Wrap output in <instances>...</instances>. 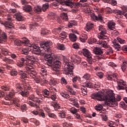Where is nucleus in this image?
<instances>
[{
  "mask_svg": "<svg viewBox=\"0 0 127 127\" xmlns=\"http://www.w3.org/2000/svg\"><path fill=\"white\" fill-rule=\"evenodd\" d=\"M28 47L31 48V50H33V53H34V54H37L36 52H39L40 50V48H39V47L35 45L29 44Z\"/></svg>",
  "mask_w": 127,
  "mask_h": 127,
  "instance_id": "nucleus-11",
  "label": "nucleus"
},
{
  "mask_svg": "<svg viewBox=\"0 0 127 127\" xmlns=\"http://www.w3.org/2000/svg\"><path fill=\"white\" fill-rule=\"evenodd\" d=\"M14 17L16 18L18 21H22V20H23V16H21L20 14H15Z\"/></svg>",
  "mask_w": 127,
  "mask_h": 127,
  "instance_id": "nucleus-32",
  "label": "nucleus"
},
{
  "mask_svg": "<svg viewBox=\"0 0 127 127\" xmlns=\"http://www.w3.org/2000/svg\"><path fill=\"white\" fill-rule=\"evenodd\" d=\"M27 109V107H26V104H22L21 106V111H26V109Z\"/></svg>",
  "mask_w": 127,
  "mask_h": 127,
  "instance_id": "nucleus-60",
  "label": "nucleus"
},
{
  "mask_svg": "<svg viewBox=\"0 0 127 127\" xmlns=\"http://www.w3.org/2000/svg\"><path fill=\"white\" fill-rule=\"evenodd\" d=\"M61 30H62L61 28L54 29L53 30V33H54V34H58V33L61 32Z\"/></svg>",
  "mask_w": 127,
  "mask_h": 127,
  "instance_id": "nucleus-41",
  "label": "nucleus"
},
{
  "mask_svg": "<svg viewBox=\"0 0 127 127\" xmlns=\"http://www.w3.org/2000/svg\"><path fill=\"white\" fill-rule=\"evenodd\" d=\"M59 116L60 118H62L64 119L65 117H66V112L64 111H62L60 113H59Z\"/></svg>",
  "mask_w": 127,
  "mask_h": 127,
  "instance_id": "nucleus-40",
  "label": "nucleus"
},
{
  "mask_svg": "<svg viewBox=\"0 0 127 127\" xmlns=\"http://www.w3.org/2000/svg\"><path fill=\"white\" fill-rule=\"evenodd\" d=\"M64 4L66 6H69L70 7H73V2L71 0H66L64 1Z\"/></svg>",
  "mask_w": 127,
  "mask_h": 127,
  "instance_id": "nucleus-31",
  "label": "nucleus"
},
{
  "mask_svg": "<svg viewBox=\"0 0 127 127\" xmlns=\"http://www.w3.org/2000/svg\"><path fill=\"white\" fill-rule=\"evenodd\" d=\"M34 10L35 12H37V13L41 12L42 11V7H41L40 5H37L34 6Z\"/></svg>",
  "mask_w": 127,
  "mask_h": 127,
  "instance_id": "nucleus-27",
  "label": "nucleus"
},
{
  "mask_svg": "<svg viewBox=\"0 0 127 127\" xmlns=\"http://www.w3.org/2000/svg\"><path fill=\"white\" fill-rule=\"evenodd\" d=\"M106 78L109 81H113V78H116V79H118V73H113L112 74H108L106 75Z\"/></svg>",
  "mask_w": 127,
  "mask_h": 127,
  "instance_id": "nucleus-15",
  "label": "nucleus"
},
{
  "mask_svg": "<svg viewBox=\"0 0 127 127\" xmlns=\"http://www.w3.org/2000/svg\"><path fill=\"white\" fill-rule=\"evenodd\" d=\"M7 20L8 21L3 23V24H4V26L7 29H11V28H13V24L11 23V17H8Z\"/></svg>",
  "mask_w": 127,
  "mask_h": 127,
  "instance_id": "nucleus-9",
  "label": "nucleus"
},
{
  "mask_svg": "<svg viewBox=\"0 0 127 127\" xmlns=\"http://www.w3.org/2000/svg\"><path fill=\"white\" fill-rule=\"evenodd\" d=\"M44 94L46 95V96H49V91H48V90L47 89H44Z\"/></svg>",
  "mask_w": 127,
  "mask_h": 127,
  "instance_id": "nucleus-64",
  "label": "nucleus"
},
{
  "mask_svg": "<svg viewBox=\"0 0 127 127\" xmlns=\"http://www.w3.org/2000/svg\"><path fill=\"white\" fill-rule=\"evenodd\" d=\"M61 18L65 20V21H67L68 20V15H67V13H63L61 15Z\"/></svg>",
  "mask_w": 127,
  "mask_h": 127,
  "instance_id": "nucleus-37",
  "label": "nucleus"
},
{
  "mask_svg": "<svg viewBox=\"0 0 127 127\" xmlns=\"http://www.w3.org/2000/svg\"><path fill=\"white\" fill-rule=\"evenodd\" d=\"M45 60L47 61L48 66H51V63L55 60V57L51 55H49L47 56V58H46Z\"/></svg>",
  "mask_w": 127,
  "mask_h": 127,
  "instance_id": "nucleus-12",
  "label": "nucleus"
},
{
  "mask_svg": "<svg viewBox=\"0 0 127 127\" xmlns=\"http://www.w3.org/2000/svg\"><path fill=\"white\" fill-rule=\"evenodd\" d=\"M69 39L72 42H75L77 40V36L74 34H70L69 35Z\"/></svg>",
  "mask_w": 127,
  "mask_h": 127,
  "instance_id": "nucleus-30",
  "label": "nucleus"
},
{
  "mask_svg": "<svg viewBox=\"0 0 127 127\" xmlns=\"http://www.w3.org/2000/svg\"><path fill=\"white\" fill-rule=\"evenodd\" d=\"M48 115L49 118H52V119H56L57 118L56 115H55V114L54 113H51L50 112H49L48 113Z\"/></svg>",
  "mask_w": 127,
  "mask_h": 127,
  "instance_id": "nucleus-48",
  "label": "nucleus"
},
{
  "mask_svg": "<svg viewBox=\"0 0 127 127\" xmlns=\"http://www.w3.org/2000/svg\"><path fill=\"white\" fill-rule=\"evenodd\" d=\"M48 17L51 20H55V18H56V14L53 12H50L48 15Z\"/></svg>",
  "mask_w": 127,
  "mask_h": 127,
  "instance_id": "nucleus-26",
  "label": "nucleus"
},
{
  "mask_svg": "<svg viewBox=\"0 0 127 127\" xmlns=\"http://www.w3.org/2000/svg\"><path fill=\"white\" fill-rule=\"evenodd\" d=\"M22 85L20 83H17L16 84V91H15V93H18L19 91H22Z\"/></svg>",
  "mask_w": 127,
  "mask_h": 127,
  "instance_id": "nucleus-29",
  "label": "nucleus"
},
{
  "mask_svg": "<svg viewBox=\"0 0 127 127\" xmlns=\"http://www.w3.org/2000/svg\"><path fill=\"white\" fill-rule=\"evenodd\" d=\"M95 109L96 110V111H97V112H100V111H102V110H103V105L101 104H98L95 106Z\"/></svg>",
  "mask_w": 127,
  "mask_h": 127,
  "instance_id": "nucleus-39",
  "label": "nucleus"
},
{
  "mask_svg": "<svg viewBox=\"0 0 127 127\" xmlns=\"http://www.w3.org/2000/svg\"><path fill=\"white\" fill-rule=\"evenodd\" d=\"M39 99H40V98L37 97L33 94H32L28 98V100L29 101H33V102H36V103H38V104L40 103V100H39Z\"/></svg>",
  "mask_w": 127,
  "mask_h": 127,
  "instance_id": "nucleus-13",
  "label": "nucleus"
},
{
  "mask_svg": "<svg viewBox=\"0 0 127 127\" xmlns=\"http://www.w3.org/2000/svg\"><path fill=\"white\" fill-rule=\"evenodd\" d=\"M61 81L62 84H64V85H67V81L66 80V79H65V78L62 77L61 78Z\"/></svg>",
  "mask_w": 127,
  "mask_h": 127,
  "instance_id": "nucleus-54",
  "label": "nucleus"
},
{
  "mask_svg": "<svg viewBox=\"0 0 127 127\" xmlns=\"http://www.w3.org/2000/svg\"><path fill=\"white\" fill-rule=\"evenodd\" d=\"M83 79H85V80H90V78H91V75L89 73H85L83 76Z\"/></svg>",
  "mask_w": 127,
  "mask_h": 127,
  "instance_id": "nucleus-46",
  "label": "nucleus"
},
{
  "mask_svg": "<svg viewBox=\"0 0 127 127\" xmlns=\"http://www.w3.org/2000/svg\"><path fill=\"white\" fill-rule=\"evenodd\" d=\"M22 44H23V45H25V46H27L28 48L29 47H28V45H29V41L28 40V39L26 37H24L21 40Z\"/></svg>",
  "mask_w": 127,
  "mask_h": 127,
  "instance_id": "nucleus-19",
  "label": "nucleus"
},
{
  "mask_svg": "<svg viewBox=\"0 0 127 127\" xmlns=\"http://www.w3.org/2000/svg\"><path fill=\"white\" fill-rule=\"evenodd\" d=\"M53 107H54V108L55 109H57V110H58V109H59L60 108V106H59V104H57V103H55L53 105Z\"/></svg>",
  "mask_w": 127,
  "mask_h": 127,
  "instance_id": "nucleus-63",
  "label": "nucleus"
},
{
  "mask_svg": "<svg viewBox=\"0 0 127 127\" xmlns=\"http://www.w3.org/2000/svg\"><path fill=\"white\" fill-rule=\"evenodd\" d=\"M29 51H31V48H25L22 50V54H24L25 55H27L28 53H29Z\"/></svg>",
  "mask_w": 127,
  "mask_h": 127,
  "instance_id": "nucleus-33",
  "label": "nucleus"
},
{
  "mask_svg": "<svg viewBox=\"0 0 127 127\" xmlns=\"http://www.w3.org/2000/svg\"><path fill=\"white\" fill-rule=\"evenodd\" d=\"M106 52H107V55H109L110 53H113L114 51H113V49H112V48H108Z\"/></svg>",
  "mask_w": 127,
  "mask_h": 127,
  "instance_id": "nucleus-59",
  "label": "nucleus"
},
{
  "mask_svg": "<svg viewBox=\"0 0 127 127\" xmlns=\"http://www.w3.org/2000/svg\"><path fill=\"white\" fill-rule=\"evenodd\" d=\"M118 86H117L118 90H126L127 89V82L123 79H117Z\"/></svg>",
  "mask_w": 127,
  "mask_h": 127,
  "instance_id": "nucleus-6",
  "label": "nucleus"
},
{
  "mask_svg": "<svg viewBox=\"0 0 127 127\" xmlns=\"http://www.w3.org/2000/svg\"><path fill=\"white\" fill-rule=\"evenodd\" d=\"M14 44L17 46H20V45H21V44H22L21 40L16 39V40L14 41Z\"/></svg>",
  "mask_w": 127,
  "mask_h": 127,
  "instance_id": "nucleus-45",
  "label": "nucleus"
},
{
  "mask_svg": "<svg viewBox=\"0 0 127 127\" xmlns=\"http://www.w3.org/2000/svg\"><path fill=\"white\" fill-rule=\"evenodd\" d=\"M64 68L67 69L66 75H69L70 76H73V69L74 66L71 64V63L69 62V61L67 60H64Z\"/></svg>",
  "mask_w": 127,
  "mask_h": 127,
  "instance_id": "nucleus-3",
  "label": "nucleus"
},
{
  "mask_svg": "<svg viewBox=\"0 0 127 127\" xmlns=\"http://www.w3.org/2000/svg\"><path fill=\"white\" fill-rule=\"evenodd\" d=\"M114 45H115V48H116V49H117L118 50H119V49H121V45H120V44L115 42L114 43Z\"/></svg>",
  "mask_w": 127,
  "mask_h": 127,
  "instance_id": "nucleus-53",
  "label": "nucleus"
},
{
  "mask_svg": "<svg viewBox=\"0 0 127 127\" xmlns=\"http://www.w3.org/2000/svg\"><path fill=\"white\" fill-rule=\"evenodd\" d=\"M99 30L100 31V34L98 36L99 39H107V36L104 35L107 33V30H106V28H104L103 26L100 25L99 26Z\"/></svg>",
  "mask_w": 127,
  "mask_h": 127,
  "instance_id": "nucleus-8",
  "label": "nucleus"
},
{
  "mask_svg": "<svg viewBox=\"0 0 127 127\" xmlns=\"http://www.w3.org/2000/svg\"><path fill=\"white\" fill-rule=\"evenodd\" d=\"M117 13L116 17H118V18H121L122 17V15H125L127 19V13H125L124 11H117L115 12V13Z\"/></svg>",
  "mask_w": 127,
  "mask_h": 127,
  "instance_id": "nucleus-18",
  "label": "nucleus"
},
{
  "mask_svg": "<svg viewBox=\"0 0 127 127\" xmlns=\"http://www.w3.org/2000/svg\"><path fill=\"white\" fill-rule=\"evenodd\" d=\"M23 9L26 12H30V11H32V7L29 5H25L23 6Z\"/></svg>",
  "mask_w": 127,
  "mask_h": 127,
  "instance_id": "nucleus-22",
  "label": "nucleus"
},
{
  "mask_svg": "<svg viewBox=\"0 0 127 127\" xmlns=\"http://www.w3.org/2000/svg\"><path fill=\"white\" fill-rule=\"evenodd\" d=\"M20 94L22 96V97H28V95H29V91L26 89L21 90V92H20Z\"/></svg>",
  "mask_w": 127,
  "mask_h": 127,
  "instance_id": "nucleus-25",
  "label": "nucleus"
},
{
  "mask_svg": "<svg viewBox=\"0 0 127 127\" xmlns=\"http://www.w3.org/2000/svg\"><path fill=\"white\" fill-rule=\"evenodd\" d=\"M29 102L30 103H29L30 106H31L32 107H34V108H38V105L37 104L34 103L32 102L29 101Z\"/></svg>",
  "mask_w": 127,
  "mask_h": 127,
  "instance_id": "nucleus-52",
  "label": "nucleus"
},
{
  "mask_svg": "<svg viewBox=\"0 0 127 127\" xmlns=\"http://www.w3.org/2000/svg\"><path fill=\"white\" fill-rule=\"evenodd\" d=\"M7 39V36L6 34L4 32L0 33V43H2V42H5Z\"/></svg>",
  "mask_w": 127,
  "mask_h": 127,
  "instance_id": "nucleus-14",
  "label": "nucleus"
},
{
  "mask_svg": "<svg viewBox=\"0 0 127 127\" xmlns=\"http://www.w3.org/2000/svg\"><path fill=\"white\" fill-rule=\"evenodd\" d=\"M52 45V42L51 41L42 42L40 44L41 49L45 50L46 52H50V46Z\"/></svg>",
  "mask_w": 127,
  "mask_h": 127,
  "instance_id": "nucleus-4",
  "label": "nucleus"
},
{
  "mask_svg": "<svg viewBox=\"0 0 127 127\" xmlns=\"http://www.w3.org/2000/svg\"><path fill=\"white\" fill-rule=\"evenodd\" d=\"M27 73L31 78H33V79H34L36 83H37L38 84L40 83L41 80H40V78H38L36 77V72L34 71V69L33 70L28 71Z\"/></svg>",
  "mask_w": 127,
  "mask_h": 127,
  "instance_id": "nucleus-7",
  "label": "nucleus"
},
{
  "mask_svg": "<svg viewBox=\"0 0 127 127\" xmlns=\"http://www.w3.org/2000/svg\"><path fill=\"white\" fill-rule=\"evenodd\" d=\"M120 105L122 108H127V103H126L124 102H121L120 103Z\"/></svg>",
  "mask_w": 127,
  "mask_h": 127,
  "instance_id": "nucleus-62",
  "label": "nucleus"
},
{
  "mask_svg": "<svg viewBox=\"0 0 127 127\" xmlns=\"http://www.w3.org/2000/svg\"><path fill=\"white\" fill-rule=\"evenodd\" d=\"M97 44H98L99 46L101 48L104 47V48H107V47H108V43L105 41H99Z\"/></svg>",
  "mask_w": 127,
  "mask_h": 127,
  "instance_id": "nucleus-17",
  "label": "nucleus"
},
{
  "mask_svg": "<svg viewBox=\"0 0 127 127\" xmlns=\"http://www.w3.org/2000/svg\"><path fill=\"white\" fill-rule=\"evenodd\" d=\"M81 91L83 94L86 95L87 94V87H84L81 88Z\"/></svg>",
  "mask_w": 127,
  "mask_h": 127,
  "instance_id": "nucleus-61",
  "label": "nucleus"
},
{
  "mask_svg": "<svg viewBox=\"0 0 127 127\" xmlns=\"http://www.w3.org/2000/svg\"><path fill=\"white\" fill-rule=\"evenodd\" d=\"M14 95H15V91L12 90L7 94V97H5V100H9V98H13Z\"/></svg>",
  "mask_w": 127,
  "mask_h": 127,
  "instance_id": "nucleus-21",
  "label": "nucleus"
},
{
  "mask_svg": "<svg viewBox=\"0 0 127 127\" xmlns=\"http://www.w3.org/2000/svg\"><path fill=\"white\" fill-rule=\"evenodd\" d=\"M1 52L3 55L6 56V55H9V51L7 49L4 48H0Z\"/></svg>",
  "mask_w": 127,
  "mask_h": 127,
  "instance_id": "nucleus-34",
  "label": "nucleus"
},
{
  "mask_svg": "<svg viewBox=\"0 0 127 127\" xmlns=\"http://www.w3.org/2000/svg\"><path fill=\"white\" fill-rule=\"evenodd\" d=\"M48 31L47 30H45L44 29H42V31L41 32V34H43V35H46V34H48Z\"/></svg>",
  "mask_w": 127,
  "mask_h": 127,
  "instance_id": "nucleus-55",
  "label": "nucleus"
},
{
  "mask_svg": "<svg viewBox=\"0 0 127 127\" xmlns=\"http://www.w3.org/2000/svg\"><path fill=\"white\" fill-rule=\"evenodd\" d=\"M11 104H14L16 107L19 108L20 107V103H19V100L15 99L11 100L10 102Z\"/></svg>",
  "mask_w": 127,
  "mask_h": 127,
  "instance_id": "nucleus-23",
  "label": "nucleus"
},
{
  "mask_svg": "<svg viewBox=\"0 0 127 127\" xmlns=\"http://www.w3.org/2000/svg\"><path fill=\"white\" fill-rule=\"evenodd\" d=\"M127 62H123V64L122 65H121V69L123 72H125L126 71V69H127Z\"/></svg>",
  "mask_w": 127,
  "mask_h": 127,
  "instance_id": "nucleus-42",
  "label": "nucleus"
},
{
  "mask_svg": "<svg viewBox=\"0 0 127 127\" xmlns=\"http://www.w3.org/2000/svg\"><path fill=\"white\" fill-rule=\"evenodd\" d=\"M82 53L83 55L86 58H88L89 56H91V53H90V52L88 49H83L82 50Z\"/></svg>",
  "mask_w": 127,
  "mask_h": 127,
  "instance_id": "nucleus-24",
  "label": "nucleus"
},
{
  "mask_svg": "<svg viewBox=\"0 0 127 127\" xmlns=\"http://www.w3.org/2000/svg\"><path fill=\"white\" fill-rule=\"evenodd\" d=\"M93 52L96 55H101L103 54V50L99 47H96L93 49Z\"/></svg>",
  "mask_w": 127,
  "mask_h": 127,
  "instance_id": "nucleus-16",
  "label": "nucleus"
},
{
  "mask_svg": "<svg viewBox=\"0 0 127 127\" xmlns=\"http://www.w3.org/2000/svg\"><path fill=\"white\" fill-rule=\"evenodd\" d=\"M58 49L59 50H65L66 48H65V46L64 44H59L58 45Z\"/></svg>",
  "mask_w": 127,
  "mask_h": 127,
  "instance_id": "nucleus-44",
  "label": "nucleus"
},
{
  "mask_svg": "<svg viewBox=\"0 0 127 127\" xmlns=\"http://www.w3.org/2000/svg\"><path fill=\"white\" fill-rule=\"evenodd\" d=\"M39 116L42 118H45V114L42 110L39 111Z\"/></svg>",
  "mask_w": 127,
  "mask_h": 127,
  "instance_id": "nucleus-50",
  "label": "nucleus"
},
{
  "mask_svg": "<svg viewBox=\"0 0 127 127\" xmlns=\"http://www.w3.org/2000/svg\"><path fill=\"white\" fill-rule=\"evenodd\" d=\"M61 66V62L59 60H55L54 62V65L52 67V71L56 72V74H58L60 71V67Z\"/></svg>",
  "mask_w": 127,
  "mask_h": 127,
  "instance_id": "nucleus-5",
  "label": "nucleus"
},
{
  "mask_svg": "<svg viewBox=\"0 0 127 127\" xmlns=\"http://www.w3.org/2000/svg\"><path fill=\"white\" fill-rule=\"evenodd\" d=\"M87 58V62H88L89 64H93L94 61H93V59H92V56H89V57H88Z\"/></svg>",
  "mask_w": 127,
  "mask_h": 127,
  "instance_id": "nucleus-49",
  "label": "nucleus"
},
{
  "mask_svg": "<svg viewBox=\"0 0 127 127\" xmlns=\"http://www.w3.org/2000/svg\"><path fill=\"white\" fill-rule=\"evenodd\" d=\"M26 58L27 60H29L28 63L29 64H30V65H24L25 60L23 58H21L20 63L17 64L18 67H20V68L25 67L26 70V73L21 70H19L18 73L19 75L20 76L21 79H25V78L30 77V75L28 74L27 72H28V71H33V68L31 67V65H33L35 62H38V59L37 57L33 55H27L26 56Z\"/></svg>",
  "mask_w": 127,
  "mask_h": 127,
  "instance_id": "nucleus-1",
  "label": "nucleus"
},
{
  "mask_svg": "<svg viewBox=\"0 0 127 127\" xmlns=\"http://www.w3.org/2000/svg\"><path fill=\"white\" fill-rule=\"evenodd\" d=\"M66 89H67V91L69 92L70 94H71V95H76V92L73 90V88H72L71 86L67 85Z\"/></svg>",
  "mask_w": 127,
  "mask_h": 127,
  "instance_id": "nucleus-35",
  "label": "nucleus"
},
{
  "mask_svg": "<svg viewBox=\"0 0 127 127\" xmlns=\"http://www.w3.org/2000/svg\"><path fill=\"white\" fill-rule=\"evenodd\" d=\"M93 27H94V24L91 22H87L86 24V29H88V30H91Z\"/></svg>",
  "mask_w": 127,
  "mask_h": 127,
  "instance_id": "nucleus-36",
  "label": "nucleus"
},
{
  "mask_svg": "<svg viewBox=\"0 0 127 127\" xmlns=\"http://www.w3.org/2000/svg\"><path fill=\"white\" fill-rule=\"evenodd\" d=\"M108 26L110 30H114L116 26V23L110 22L108 23Z\"/></svg>",
  "mask_w": 127,
  "mask_h": 127,
  "instance_id": "nucleus-28",
  "label": "nucleus"
},
{
  "mask_svg": "<svg viewBox=\"0 0 127 127\" xmlns=\"http://www.w3.org/2000/svg\"><path fill=\"white\" fill-rule=\"evenodd\" d=\"M91 18L92 20H97L98 21H101V22H104V18L103 16L101 15H98V16H96L95 13H91L90 14Z\"/></svg>",
  "mask_w": 127,
  "mask_h": 127,
  "instance_id": "nucleus-10",
  "label": "nucleus"
},
{
  "mask_svg": "<svg viewBox=\"0 0 127 127\" xmlns=\"http://www.w3.org/2000/svg\"><path fill=\"white\" fill-rule=\"evenodd\" d=\"M100 116H101L103 121H104L105 122L108 121V117H107V115L101 114Z\"/></svg>",
  "mask_w": 127,
  "mask_h": 127,
  "instance_id": "nucleus-56",
  "label": "nucleus"
},
{
  "mask_svg": "<svg viewBox=\"0 0 127 127\" xmlns=\"http://www.w3.org/2000/svg\"><path fill=\"white\" fill-rule=\"evenodd\" d=\"M74 25H77V22L75 20L70 21L68 24V26L69 28H71L72 26H74Z\"/></svg>",
  "mask_w": 127,
  "mask_h": 127,
  "instance_id": "nucleus-38",
  "label": "nucleus"
},
{
  "mask_svg": "<svg viewBox=\"0 0 127 127\" xmlns=\"http://www.w3.org/2000/svg\"><path fill=\"white\" fill-rule=\"evenodd\" d=\"M85 87H87V88H92V83L90 81H87L84 83Z\"/></svg>",
  "mask_w": 127,
  "mask_h": 127,
  "instance_id": "nucleus-47",
  "label": "nucleus"
},
{
  "mask_svg": "<svg viewBox=\"0 0 127 127\" xmlns=\"http://www.w3.org/2000/svg\"><path fill=\"white\" fill-rule=\"evenodd\" d=\"M77 112V110L76 108H72L70 109V112L71 114H73V115H75Z\"/></svg>",
  "mask_w": 127,
  "mask_h": 127,
  "instance_id": "nucleus-57",
  "label": "nucleus"
},
{
  "mask_svg": "<svg viewBox=\"0 0 127 127\" xmlns=\"http://www.w3.org/2000/svg\"><path fill=\"white\" fill-rule=\"evenodd\" d=\"M97 76H98V77H99L100 79L103 78V77H104V73H103V72H98L96 73Z\"/></svg>",
  "mask_w": 127,
  "mask_h": 127,
  "instance_id": "nucleus-51",
  "label": "nucleus"
},
{
  "mask_svg": "<svg viewBox=\"0 0 127 127\" xmlns=\"http://www.w3.org/2000/svg\"><path fill=\"white\" fill-rule=\"evenodd\" d=\"M49 7V4H48V3L43 4V7L42 8V10H43V11L44 12H45L46 11L47 9H48Z\"/></svg>",
  "mask_w": 127,
  "mask_h": 127,
  "instance_id": "nucleus-43",
  "label": "nucleus"
},
{
  "mask_svg": "<svg viewBox=\"0 0 127 127\" xmlns=\"http://www.w3.org/2000/svg\"><path fill=\"white\" fill-rule=\"evenodd\" d=\"M41 78L44 77V79L46 78V75H47V70L45 69L44 67H43L41 69Z\"/></svg>",
  "mask_w": 127,
  "mask_h": 127,
  "instance_id": "nucleus-20",
  "label": "nucleus"
},
{
  "mask_svg": "<svg viewBox=\"0 0 127 127\" xmlns=\"http://www.w3.org/2000/svg\"><path fill=\"white\" fill-rule=\"evenodd\" d=\"M2 89L4 91H9V86L8 85H4L2 87Z\"/></svg>",
  "mask_w": 127,
  "mask_h": 127,
  "instance_id": "nucleus-58",
  "label": "nucleus"
},
{
  "mask_svg": "<svg viewBox=\"0 0 127 127\" xmlns=\"http://www.w3.org/2000/svg\"><path fill=\"white\" fill-rule=\"evenodd\" d=\"M91 99L98 100L100 102L104 101L105 105L111 106L112 105H117L116 97L113 90H107L106 95H103L100 93H93L90 95Z\"/></svg>",
  "mask_w": 127,
  "mask_h": 127,
  "instance_id": "nucleus-2",
  "label": "nucleus"
}]
</instances>
